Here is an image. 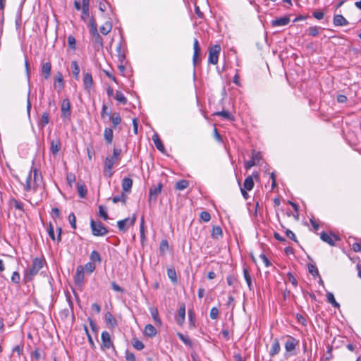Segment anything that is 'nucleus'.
Listing matches in <instances>:
<instances>
[{
    "label": "nucleus",
    "mask_w": 361,
    "mask_h": 361,
    "mask_svg": "<svg viewBox=\"0 0 361 361\" xmlns=\"http://www.w3.org/2000/svg\"><path fill=\"white\" fill-rule=\"evenodd\" d=\"M50 144V152L53 155H57L61 147L60 140L59 138L54 139Z\"/></svg>",
    "instance_id": "dca6fc26"
},
{
    "label": "nucleus",
    "mask_w": 361,
    "mask_h": 361,
    "mask_svg": "<svg viewBox=\"0 0 361 361\" xmlns=\"http://www.w3.org/2000/svg\"><path fill=\"white\" fill-rule=\"evenodd\" d=\"M92 233L94 236H104L109 233L108 229L100 221H90Z\"/></svg>",
    "instance_id": "39448f33"
},
{
    "label": "nucleus",
    "mask_w": 361,
    "mask_h": 361,
    "mask_svg": "<svg viewBox=\"0 0 361 361\" xmlns=\"http://www.w3.org/2000/svg\"><path fill=\"white\" fill-rule=\"evenodd\" d=\"M104 137L106 143L111 144L113 140V130L110 128H106L104 132Z\"/></svg>",
    "instance_id": "c756f323"
},
{
    "label": "nucleus",
    "mask_w": 361,
    "mask_h": 361,
    "mask_svg": "<svg viewBox=\"0 0 361 361\" xmlns=\"http://www.w3.org/2000/svg\"><path fill=\"white\" fill-rule=\"evenodd\" d=\"M112 29V24L110 21H106L104 25L100 27V32L104 35L109 34Z\"/></svg>",
    "instance_id": "2f4dec72"
},
{
    "label": "nucleus",
    "mask_w": 361,
    "mask_h": 361,
    "mask_svg": "<svg viewBox=\"0 0 361 361\" xmlns=\"http://www.w3.org/2000/svg\"><path fill=\"white\" fill-rule=\"evenodd\" d=\"M226 281L228 285L231 286H233L236 281V278L234 276L230 275L227 276Z\"/></svg>",
    "instance_id": "774afa93"
},
{
    "label": "nucleus",
    "mask_w": 361,
    "mask_h": 361,
    "mask_svg": "<svg viewBox=\"0 0 361 361\" xmlns=\"http://www.w3.org/2000/svg\"><path fill=\"white\" fill-rule=\"evenodd\" d=\"M320 30H322L321 27L311 26L307 30V32L310 36L317 37L319 34Z\"/></svg>",
    "instance_id": "4c0bfd02"
},
{
    "label": "nucleus",
    "mask_w": 361,
    "mask_h": 361,
    "mask_svg": "<svg viewBox=\"0 0 361 361\" xmlns=\"http://www.w3.org/2000/svg\"><path fill=\"white\" fill-rule=\"evenodd\" d=\"M11 282L18 285L20 281V276L18 271H14L11 278Z\"/></svg>",
    "instance_id": "8fccbe9b"
},
{
    "label": "nucleus",
    "mask_w": 361,
    "mask_h": 361,
    "mask_svg": "<svg viewBox=\"0 0 361 361\" xmlns=\"http://www.w3.org/2000/svg\"><path fill=\"white\" fill-rule=\"evenodd\" d=\"M126 200H127V195L124 192H122V194L120 195L114 196L112 198V202L115 204L118 203V202H121L123 203V204H126Z\"/></svg>",
    "instance_id": "58836bf2"
},
{
    "label": "nucleus",
    "mask_w": 361,
    "mask_h": 361,
    "mask_svg": "<svg viewBox=\"0 0 361 361\" xmlns=\"http://www.w3.org/2000/svg\"><path fill=\"white\" fill-rule=\"evenodd\" d=\"M68 221H69V223H70L71 227L73 229H76V217H75L74 213L71 212L68 215Z\"/></svg>",
    "instance_id": "3c124183"
},
{
    "label": "nucleus",
    "mask_w": 361,
    "mask_h": 361,
    "mask_svg": "<svg viewBox=\"0 0 361 361\" xmlns=\"http://www.w3.org/2000/svg\"><path fill=\"white\" fill-rule=\"evenodd\" d=\"M104 320L108 326L114 328L117 326V321L110 312H106L104 314Z\"/></svg>",
    "instance_id": "412c9836"
},
{
    "label": "nucleus",
    "mask_w": 361,
    "mask_h": 361,
    "mask_svg": "<svg viewBox=\"0 0 361 361\" xmlns=\"http://www.w3.org/2000/svg\"><path fill=\"white\" fill-rule=\"evenodd\" d=\"M287 276L289 282H290L293 286L296 287L298 286V282L293 275L290 272H288Z\"/></svg>",
    "instance_id": "680f3d73"
},
{
    "label": "nucleus",
    "mask_w": 361,
    "mask_h": 361,
    "mask_svg": "<svg viewBox=\"0 0 361 361\" xmlns=\"http://www.w3.org/2000/svg\"><path fill=\"white\" fill-rule=\"evenodd\" d=\"M54 87L59 88V92L64 87V81L63 75L61 72H57L55 75Z\"/></svg>",
    "instance_id": "a211bd4d"
},
{
    "label": "nucleus",
    "mask_w": 361,
    "mask_h": 361,
    "mask_svg": "<svg viewBox=\"0 0 361 361\" xmlns=\"http://www.w3.org/2000/svg\"><path fill=\"white\" fill-rule=\"evenodd\" d=\"M254 181L251 176H247L244 181V188L247 190H251L254 187Z\"/></svg>",
    "instance_id": "c9c22d12"
},
{
    "label": "nucleus",
    "mask_w": 361,
    "mask_h": 361,
    "mask_svg": "<svg viewBox=\"0 0 361 361\" xmlns=\"http://www.w3.org/2000/svg\"><path fill=\"white\" fill-rule=\"evenodd\" d=\"M99 215L103 218L104 220H107L109 216L106 211V208L102 205L99 206Z\"/></svg>",
    "instance_id": "de8ad7c7"
},
{
    "label": "nucleus",
    "mask_w": 361,
    "mask_h": 361,
    "mask_svg": "<svg viewBox=\"0 0 361 361\" xmlns=\"http://www.w3.org/2000/svg\"><path fill=\"white\" fill-rule=\"evenodd\" d=\"M84 270H85L87 272L91 274L92 273L95 269V265L94 263L90 262L85 264V267H83Z\"/></svg>",
    "instance_id": "603ef678"
},
{
    "label": "nucleus",
    "mask_w": 361,
    "mask_h": 361,
    "mask_svg": "<svg viewBox=\"0 0 361 361\" xmlns=\"http://www.w3.org/2000/svg\"><path fill=\"white\" fill-rule=\"evenodd\" d=\"M280 350H281V346H280L279 341L277 338H276L274 340V341L272 343V345H271V349L269 351V355L271 357H274L275 355H276L279 353Z\"/></svg>",
    "instance_id": "4be33fe9"
},
{
    "label": "nucleus",
    "mask_w": 361,
    "mask_h": 361,
    "mask_svg": "<svg viewBox=\"0 0 361 361\" xmlns=\"http://www.w3.org/2000/svg\"><path fill=\"white\" fill-rule=\"evenodd\" d=\"M11 202L13 203V205H14V207H15V208L16 209H18V210H20V211H23L24 210V209H23V204L21 202L18 201L16 199H12Z\"/></svg>",
    "instance_id": "13d9d810"
},
{
    "label": "nucleus",
    "mask_w": 361,
    "mask_h": 361,
    "mask_svg": "<svg viewBox=\"0 0 361 361\" xmlns=\"http://www.w3.org/2000/svg\"><path fill=\"white\" fill-rule=\"evenodd\" d=\"M61 117L68 118L71 116V104L68 99H64L61 104Z\"/></svg>",
    "instance_id": "ddd939ff"
},
{
    "label": "nucleus",
    "mask_w": 361,
    "mask_h": 361,
    "mask_svg": "<svg viewBox=\"0 0 361 361\" xmlns=\"http://www.w3.org/2000/svg\"><path fill=\"white\" fill-rule=\"evenodd\" d=\"M290 23V18L288 16H283L279 18L273 20L271 23L273 27L285 26Z\"/></svg>",
    "instance_id": "f3484780"
},
{
    "label": "nucleus",
    "mask_w": 361,
    "mask_h": 361,
    "mask_svg": "<svg viewBox=\"0 0 361 361\" xmlns=\"http://www.w3.org/2000/svg\"><path fill=\"white\" fill-rule=\"evenodd\" d=\"M168 277L173 283L177 282V275L174 268H169L167 269Z\"/></svg>",
    "instance_id": "37998d69"
},
{
    "label": "nucleus",
    "mask_w": 361,
    "mask_h": 361,
    "mask_svg": "<svg viewBox=\"0 0 361 361\" xmlns=\"http://www.w3.org/2000/svg\"><path fill=\"white\" fill-rule=\"evenodd\" d=\"M71 70L75 78L78 79L80 73V68L77 61H73L71 62Z\"/></svg>",
    "instance_id": "a19ab883"
},
{
    "label": "nucleus",
    "mask_w": 361,
    "mask_h": 361,
    "mask_svg": "<svg viewBox=\"0 0 361 361\" xmlns=\"http://www.w3.org/2000/svg\"><path fill=\"white\" fill-rule=\"evenodd\" d=\"M200 217L204 222L209 221V220L211 219L210 214L206 211L202 212L200 214Z\"/></svg>",
    "instance_id": "6e6d98bb"
},
{
    "label": "nucleus",
    "mask_w": 361,
    "mask_h": 361,
    "mask_svg": "<svg viewBox=\"0 0 361 361\" xmlns=\"http://www.w3.org/2000/svg\"><path fill=\"white\" fill-rule=\"evenodd\" d=\"M90 32L93 38L94 43L97 45L98 47L102 48L103 47V39L98 32L97 26V24H96L94 18H92L90 20Z\"/></svg>",
    "instance_id": "423d86ee"
},
{
    "label": "nucleus",
    "mask_w": 361,
    "mask_h": 361,
    "mask_svg": "<svg viewBox=\"0 0 361 361\" xmlns=\"http://www.w3.org/2000/svg\"><path fill=\"white\" fill-rule=\"evenodd\" d=\"M51 64L50 62H46L42 66V73L45 79H48L51 75Z\"/></svg>",
    "instance_id": "393cba45"
},
{
    "label": "nucleus",
    "mask_w": 361,
    "mask_h": 361,
    "mask_svg": "<svg viewBox=\"0 0 361 361\" xmlns=\"http://www.w3.org/2000/svg\"><path fill=\"white\" fill-rule=\"evenodd\" d=\"M308 269H309V272H310V273L313 276H319L318 269L317 268V267H316V266H314V265H313V264H309V265H308Z\"/></svg>",
    "instance_id": "864d4df0"
},
{
    "label": "nucleus",
    "mask_w": 361,
    "mask_h": 361,
    "mask_svg": "<svg viewBox=\"0 0 361 361\" xmlns=\"http://www.w3.org/2000/svg\"><path fill=\"white\" fill-rule=\"evenodd\" d=\"M215 114L217 115V116H221L223 118H226V119L230 120V121H233V116L228 111H218Z\"/></svg>",
    "instance_id": "49530a36"
},
{
    "label": "nucleus",
    "mask_w": 361,
    "mask_h": 361,
    "mask_svg": "<svg viewBox=\"0 0 361 361\" xmlns=\"http://www.w3.org/2000/svg\"><path fill=\"white\" fill-rule=\"evenodd\" d=\"M85 279L84 268L82 266H78L76 269V273L74 276V280L76 284L81 285Z\"/></svg>",
    "instance_id": "2eb2a0df"
},
{
    "label": "nucleus",
    "mask_w": 361,
    "mask_h": 361,
    "mask_svg": "<svg viewBox=\"0 0 361 361\" xmlns=\"http://www.w3.org/2000/svg\"><path fill=\"white\" fill-rule=\"evenodd\" d=\"M42 179V176L39 173V170L36 168H32L27 176L25 183L23 184L24 190L27 192H36L39 186Z\"/></svg>",
    "instance_id": "f257e3e1"
},
{
    "label": "nucleus",
    "mask_w": 361,
    "mask_h": 361,
    "mask_svg": "<svg viewBox=\"0 0 361 361\" xmlns=\"http://www.w3.org/2000/svg\"><path fill=\"white\" fill-rule=\"evenodd\" d=\"M152 140L157 149L161 152L164 153L165 151V148L159 136L157 135H153Z\"/></svg>",
    "instance_id": "c85d7f7f"
},
{
    "label": "nucleus",
    "mask_w": 361,
    "mask_h": 361,
    "mask_svg": "<svg viewBox=\"0 0 361 361\" xmlns=\"http://www.w3.org/2000/svg\"><path fill=\"white\" fill-rule=\"evenodd\" d=\"M333 23L335 26H345L348 24V21L341 14L334 16Z\"/></svg>",
    "instance_id": "6ab92c4d"
},
{
    "label": "nucleus",
    "mask_w": 361,
    "mask_h": 361,
    "mask_svg": "<svg viewBox=\"0 0 361 361\" xmlns=\"http://www.w3.org/2000/svg\"><path fill=\"white\" fill-rule=\"evenodd\" d=\"M136 221V214H133L131 218H126L117 222V226L121 231L126 232L130 226L135 224Z\"/></svg>",
    "instance_id": "6e6552de"
},
{
    "label": "nucleus",
    "mask_w": 361,
    "mask_h": 361,
    "mask_svg": "<svg viewBox=\"0 0 361 361\" xmlns=\"http://www.w3.org/2000/svg\"><path fill=\"white\" fill-rule=\"evenodd\" d=\"M122 189L124 192H130L133 185V180L130 178H124L122 180Z\"/></svg>",
    "instance_id": "bb28decb"
},
{
    "label": "nucleus",
    "mask_w": 361,
    "mask_h": 361,
    "mask_svg": "<svg viewBox=\"0 0 361 361\" xmlns=\"http://www.w3.org/2000/svg\"><path fill=\"white\" fill-rule=\"evenodd\" d=\"M150 312L155 323L158 325H161V321L159 317L158 310L156 308H152Z\"/></svg>",
    "instance_id": "c03bdc74"
},
{
    "label": "nucleus",
    "mask_w": 361,
    "mask_h": 361,
    "mask_svg": "<svg viewBox=\"0 0 361 361\" xmlns=\"http://www.w3.org/2000/svg\"><path fill=\"white\" fill-rule=\"evenodd\" d=\"M222 235V229L219 226H214L212 228V237L217 239L219 237Z\"/></svg>",
    "instance_id": "ea45409f"
},
{
    "label": "nucleus",
    "mask_w": 361,
    "mask_h": 361,
    "mask_svg": "<svg viewBox=\"0 0 361 361\" xmlns=\"http://www.w3.org/2000/svg\"><path fill=\"white\" fill-rule=\"evenodd\" d=\"M219 315V310L217 307H214L210 310L209 316L211 319H216L218 317Z\"/></svg>",
    "instance_id": "bf43d9fd"
},
{
    "label": "nucleus",
    "mask_w": 361,
    "mask_h": 361,
    "mask_svg": "<svg viewBox=\"0 0 361 361\" xmlns=\"http://www.w3.org/2000/svg\"><path fill=\"white\" fill-rule=\"evenodd\" d=\"M90 259L91 260V262H92L94 264V263L100 264L102 262V258H101L100 254L96 250H93L90 253Z\"/></svg>",
    "instance_id": "473e14b6"
},
{
    "label": "nucleus",
    "mask_w": 361,
    "mask_h": 361,
    "mask_svg": "<svg viewBox=\"0 0 361 361\" xmlns=\"http://www.w3.org/2000/svg\"><path fill=\"white\" fill-rule=\"evenodd\" d=\"M185 305H183L180 307L178 311V316L176 319V322L179 325H182L185 321Z\"/></svg>",
    "instance_id": "5701e85b"
},
{
    "label": "nucleus",
    "mask_w": 361,
    "mask_h": 361,
    "mask_svg": "<svg viewBox=\"0 0 361 361\" xmlns=\"http://www.w3.org/2000/svg\"><path fill=\"white\" fill-rule=\"evenodd\" d=\"M101 339V348L102 350H106L111 348V347H114L113 342L111 339L110 334L108 331H104L102 333Z\"/></svg>",
    "instance_id": "1a4fd4ad"
},
{
    "label": "nucleus",
    "mask_w": 361,
    "mask_h": 361,
    "mask_svg": "<svg viewBox=\"0 0 361 361\" xmlns=\"http://www.w3.org/2000/svg\"><path fill=\"white\" fill-rule=\"evenodd\" d=\"M121 149L114 148L113 149V154L109 157H106L104 160V176L111 178L114 171H112L114 164H118L121 160Z\"/></svg>",
    "instance_id": "7ed1b4c3"
},
{
    "label": "nucleus",
    "mask_w": 361,
    "mask_h": 361,
    "mask_svg": "<svg viewBox=\"0 0 361 361\" xmlns=\"http://www.w3.org/2000/svg\"><path fill=\"white\" fill-rule=\"evenodd\" d=\"M169 248V244L166 240H161L160 243L159 250L160 252L164 253Z\"/></svg>",
    "instance_id": "052dcab7"
},
{
    "label": "nucleus",
    "mask_w": 361,
    "mask_h": 361,
    "mask_svg": "<svg viewBox=\"0 0 361 361\" xmlns=\"http://www.w3.org/2000/svg\"><path fill=\"white\" fill-rule=\"evenodd\" d=\"M189 185V182L187 180H180L175 185V189L177 190H183L187 188Z\"/></svg>",
    "instance_id": "f704fd0d"
},
{
    "label": "nucleus",
    "mask_w": 361,
    "mask_h": 361,
    "mask_svg": "<svg viewBox=\"0 0 361 361\" xmlns=\"http://www.w3.org/2000/svg\"><path fill=\"white\" fill-rule=\"evenodd\" d=\"M259 257L262 259L263 262L264 263V265L267 267H269V266H271L270 261L269 260V259L266 257V255L262 253L259 255Z\"/></svg>",
    "instance_id": "338daca9"
},
{
    "label": "nucleus",
    "mask_w": 361,
    "mask_h": 361,
    "mask_svg": "<svg viewBox=\"0 0 361 361\" xmlns=\"http://www.w3.org/2000/svg\"><path fill=\"white\" fill-rule=\"evenodd\" d=\"M243 276H244V279L247 283V285L249 288V290L251 291L253 290V285H252V278H251V276H250L249 271L247 270V268L243 269Z\"/></svg>",
    "instance_id": "cd10ccee"
},
{
    "label": "nucleus",
    "mask_w": 361,
    "mask_h": 361,
    "mask_svg": "<svg viewBox=\"0 0 361 361\" xmlns=\"http://www.w3.org/2000/svg\"><path fill=\"white\" fill-rule=\"evenodd\" d=\"M82 18L85 19L87 17L89 16L90 12H89V6H82Z\"/></svg>",
    "instance_id": "e2e57ef3"
},
{
    "label": "nucleus",
    "mask_w": 361,
    "mask_h": 361,
    "mask_svg": "<svg viewBox=\"0 0 361 361\" xmlns=\"http://www.w3.org/2000/svg\"><path fill=\"white\" fill-rule=\"evenodd\" d=\"M47 232H48L49 236L51 238V240H55L56 239L55 237V234H54V226L52 225L51 223H49V224Z\"/></svg>",
    "instance_id": "4d7b16f0"
},
{
    "label": "nucleus",
    "mask_w": 361,
    "mask_h": 361,
    "mask_svg": "<svg viewBox=\"0 0 361 361\" xmlns=\"http://www.w3.org/2000/svg\"><path fill=\"white\" fill-rule=\"evenodd\" d=\"M110 119L112 122L113 127L114 128H116L118 125H119L121 123V117L120 114L117 112H114L110 117Z\"/></svg>",
    "instance_id": "7c9ffc66"
},
{
    "label": "nucleus",
    "mask_w": 361,
    "mask_h": 361,
    "mask_svg": "<svg viewBox=\"0 0 361 361\" xmlns=\"http://www.w3.org/2000/svg\"><path fill=\"white\" fill-rule=\"evenodd\" d=\"M156 328L152 324H147L145 327L144 333L148 337L152 338L157 334Z\"/></svg>",
    "instance_id": "a878e982"
},
{
    "label": "nucleus",
    "mask_w": 361,
    "mask_h": 361,
    "mask_svg": "<svg viewBox=\"0 0 361 361\" xmlns=\"http://www.w3.org/2000/svg\"><path fill=\"white\" fill-rule=\"evenodd\" d=\"M326 298L328 302L331 304L333 307L336 308H338L340 307V305L336 302L332 293L328 292L326 294Z\"/></svg>",
    "instance_id": "e433bc0d"
},
{
    "label": "nucleus",
    "mask_w": 361,
    "mask_h": 361,
    "mask_svg": "<svg viewBox=\"0 0 361 361\" xmlns=\"http://www.w3.org/2000/svg\"><path fill=\"white\" fill-rule=\"evenodd\" d=\"M116 52L118 60L121 62H123L126 59L125 54V46L123 44L122 42H120L116 47Z\"/></svg>",
    "instance_id": "b1692460"
},
{
    "label": "nucleus",
    "mask_w": 361,
    "mask_h": 361,
    "mask_svg": "<svg viewBox=\"0 0 361 361\" xmlns=\"http://www.w3.org/2000/svg\"><path fill=\"white\" fill-rule=\"evenodd\" d=\"M193 49H194V53H193V56H192V63H193L194 66H196V64L198 62L199 57H200V52H201V49H200L199 42H198L197 39H196V38L194 39Z\"/></svg>",
    "instance_id": "4468645a"
},
{
    "label": "nucleus",
    "mask_w": 361,
    "mask_h": 361,
    "mask_svg": "<svg viewBox=\"0 0 361 361\" xmlns=\"http://www.w3.org/2000/svg\"><path fill=\"white\" fill-rule=\"evenodd\" d=\"M114 98L122 104H126L127 103V98L120 91L116 92Z\"/></svg>",
    "instance_id": "79ce46f5"
},
{
    "label": "nucleus",
    "mask_w": 361,
    "mask_h": 361,
    "mask_svg": "<svg viewBox=\"0 0 361 361\" xmlns=\"http://www.w3.org/2000/svg\"><path fill=\"white\" fill-rule=\"evenodd\" d=\"M320 238L324 242L328 243L329 245H334V240L326 232H322L320 234Z\"/></svg>",
    "instance_id": "72a5a7b5"
},
{
    "label": "nucleus",
    "mask_w": 361,
    "mask_h": 361,
    "mask_svg": "<svg viewBox=\"0 0 361 361\" xmlns=\"http://www.w3.org/2000/svg\"><path fill=\"white\" fill-rule=\"evenodd\" d=\"M46 261L44 258L35 257L32 259L31 266L24 271L23 280L25 283L32 281L34 277L42 269Z\"/></svg>",
    "instance_id": "f03ea898"
},
{
    "label": "nucleus",
    "mask_w": 361,
    "mask_h": 361,
    "mask_svg": "<svg viewBox=\"0 0 361 361\" xmlns=\"http://www.w3.org/2000/svg\"><path fill=\"white\" fill-rule=\"evenodd\" d=\"M68 44L71 49H75L76 40L73 35H69L68 37Z\"/></svg>",
    "instance_id": "5fc2aeb1"
},
{
    "label": "nucleus",
    "mask_w": 361,
    "mask_h": 361,
    "mask_svg": "<svg viewBox=\"0 0 361 361\" xmlns=\"http://www.w3.org/2000/svg\"><path fill=\"white\" fill-rule=\"evenodd\" d=\"M131 344L133 345V346L138 350H141L144 348L145 345L144 344L142 343V341H140V340H138L137 338H133L131 341Z\"/></svg>",
    "instance_id": "a18cd8bd"
},
{
    "label": "nucleus",
    "mask_w": 361,
    "mask_h": 361,
    "mask_svg": "<svg viewBox=\"0 0 361 361\" xmlns=\"http://www.w3.org/2000/svg\"><path fill=\"white\" fill-rule=\"evenodd\" d=\"M262 158V155L260 152L253 151L252 153V159L249 161H246L245 164V167L246 169H250L257 164L259 162V160Z\"/></svg>",
    "instance_id": "9b49d317"
},
{
    "label": "nucleus",
    "mask_w": 361,
    "mask_h": 361,
    "mask_svg": "<svg viewBox=\"0 0 361 361\" xmlns=\"http://www.w3.org/2000/svg\"><path fill=\"white\" fill-rule=\"evenodd\" d=\"M125 357L126 361H135V355L131 352L126 351Z\"/></svg>",
    "instance_id": "69168bd1"
},
{
    "label": "nucleus",
    "mask_w": 361,
    "mask_h": 361,
    "mask_svg": "<svg viewBox=\"0 0 361 361\" xmlns=\"http://www.w3.org/2000/svg\"><path fill=\"white\" fill-rule=\"evenodd\" d=\"M82 82L85 90L90 92L93 85V79L91 73H85L83 76Z\"/></svg>",
    "instance_id": "f8f14e48"
},
{
    "label": "nucleus",
    "mask_w": 361,
    "mask_h": 361,
    "mask_svg": "<svg viewBox=\"0 0 361 361\" xmlns=\"http://www.w3.org/2000/svg\"><path fill=\"white\" fill-rule=\"evenodd\" d=\"M49 123V114L48 112H43L41 118L37 121V126L40 129H43Z\"/></svg>",
    "instance_id": "aec40b11"
},
{
    "label": "nucleus",
    "mask_w": 361,
    "mask_h": 361,
    "mask_svg": "<svg viewBox=\"0 0 361 361\" xmlns=\"http://www.w3.org/2000/svg\"><path fill=\"white\" fill-rule=\"evenodd\" d=\"M221 47L219 44L212 46L209 50L208 62L212 64H216L219 60V55L221 51Z\"/></svg>",
    "instance_id": "0eeeda50"
},
{
    "label": "nucleus",
    "mask_w": 361,
    "mask_h": 361,
    "mask_svg": "<svg viewBox=\"0 0 361 361\" xmlns=\"http://www.w3.org/2000/svg\"><path fill=\"white\" fill-rule=\"evenodd\" d=\"M78 192L81 198H83L87 195V189L84 185L78 184Z\"/></svg>",
    "instance_id": "09e8293b"
},
{
    "label": "nucleus",
    "mask_w": 361,
    "mask_h": 361,
    "mask_svg": "<svg viewBox=\"0 0 361 361\" xmlns=\"http://www.w3.org/2000/svg\"><path fill=\"white\" fill-rule=\"evenodd\" d=\"M299 345V341L295 338L287 335L286 341L285 342L284 348L286 350L285 357H288L289 356L295 355V350L296 348Z\"/></svg>",
    "instance_id": "20e7f679"
},
{
    "label": "nucleus",
    "mask_w": 361,
    "mask_h": 361,
    "mask_svg": "<svg viewBox=\"0 0 361 361\" xmlns=\"http://www.w3.org/2000/svg\"><path fill=\"white\" fill-rule=\"evenodd\" d=\"M163 185L159 182L157 186H152L149 191V202H156L157 196L161 193Z\"/></svg>",
    "instance_id": "9d476101"
},
{
    "label": "nucleus",
    "mask_w": 361,
    "mask_h": 361,
    "mask_svg": "<svg viewBox=\"0 0 361 361\" xmlns=\"http://www.w3.org/2000/svg\"><path fill=\"white\" fill-rule=\"evenodd\" d=\"M286 234L287 237L289 238L290 239L294 240L295 242L298 241L295 233L292 231L287 229L286 231Z\"/></svg>",
    "instance_id": "0e129e2a"
}]
</instances>
